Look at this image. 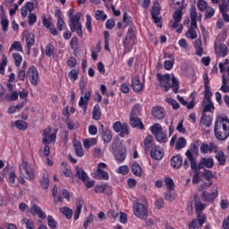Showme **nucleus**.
Masks as SVG:
<instances>
[{"label":"nucleus","instance_id":"nucleus-1","mask_svg":"<svg viewBox=\"0 0 229 229\" xmlns=\"http://www.w3.org/2000/svg\"><path fill=\"white\" fill-rule=\"evenodd\" d=\"M217 140H226L229 137V119L226 116H218L214 127Z\"/></svg>","mask_w":229,"mask_h":229},{"label":"nucleus","instance_id":"nucleus-2","mask_svg":"<svg viewBox=\"0 0 229 229\" xmlns=\"http://www.w3.org/2000/svg\"><path fill=\"white\" fill-rule=\"evenodd\" d=\"M81 13H77L73 18L68 20V26L72 33L76 31L78 37H83V30H81Z\"/></svg>","mask_w":229,"mask_h":229},{"label":"nucleus","instance_id":"nucleus-3","mask_svg":"<svg viewBox=\"0 0 229 229\" xmlns=\"http://www.w3.org/2000/svg\"><path fill=\"white\" fill-rule=\"evenodd\" d=\"M182 9H176L173 14L174 21L169 22L170 28L176 30L177 33H180L183 30V25H182V17H183Z\"/></svg>","mask_w":229,"mask_h":229},{"label":"nucleus","instance_id":"nucleus-4","mask_svg":"<svg viewBox=\"0 0 229 229\" xmlns=\"http://www.w3.org/2000/svg\"><path fill=\"white\" fill-rule=\"evenodd\" d=\"M111 150L114 153L117 162H124L126 158V148H124L121 143H112Z\"/></svg>","mask_w":229,"mask_h":229},{"label":"nucleus","instance_id":"nucleus-5","mask_svg":"<svg viewBox=\"0 0 229 229\" xmlns=\"http://www.w3.org/2000/svg\"><path fill=\"white\" fill-rule=\"evenodd\" d=\"M133 214L139 219H148V208L140 202H133Z\"/></svg>","mask_w":229,"mask_h":229},{"label":"nucleus","instance_id":"nucleus-6","mask_svg":"<svg viewBox=\"0 0 229 229\" xmlns=\"http://www.w3.org/2000/svg\"><path fill=\"white\" fill-rule=\"evenodd\" d=\"M19 167L21 176H25L26 180H35V172L28 165V162L22 160Z\"/></svg>","mask_w":229,"mask_h":229},{"label":"nucleus","instance_id":"nucleus-7","mask_svg":"<svg viewBox=\"0 0 229 229\" xmlns=\"http://www.w3.org/2000/svg\"><path fill=\"white\" fill-rule=\"evenodd\" d=\"M186 158L183 163L184 169H189V162L191 163V167L193 171H198V159L196 156L192 153H191V150H187L186 153Z\"/></svg>","mask_w":229,"mask_h":229},{"label":"nucleus","instance_id":"nucleus-8","mask_svg":"<svg viewBox=\"0 0 229 229\" xmlns=\"http://www.w3.org/2000/svg\"><path fill=\"white\" fill-rule=\"evenodd\" d=\"M58 129H55L52 132L51 128L47 127L44 130V138L42 139L43 144H51V142H56V133Z\"/></svg>","mask_w":229,"mask_h":229},{"label":"nucleus","instance_id":"nucleus-9","mask_svg":"<svg viewBox=\"0 0 229 229\" xmlns=\"http://www.w3.org/2000/svg\"><path fill=\"white\" fill-rule=\"evenodd\" d=\"M113 130H114L116 133H120V137H126V135H130V126H128V123L115 122L113 125Z\"/></svg>","mask_w":229,"mask_h":229},{"label":"nucleus","instance_id":"nucleus-10","mask_svg":"<svg viewBox=\"0 0 229 229\" xmlns=\"http://www.w3.org/2000/svg\"><path fill=\"white\" fill-rule=\"evenodd\" d=\"M27 76L31 85H33L34 87H37V85H38V80L40 78L38 77V70H37V67L30 66L28 70Z\"/></svg>","mask_w":229,"mask_h":229},{"label":"nucleus","instance_id":"nucleus-11","mask_svg":"<svg viewBox=\"0 0 229 229\" xmlns=\"http://www.w3.org/2000/svg\"><path fill=\"white\" fill-rule=\"evenodd\" d=\"M218 189L219 188L217 186H214L212 192L203 191L201 193V196H202V199H204V201H208V203H212V201H214V199H216V198H217L219 196Z\"/></svg>","mask_w":229,"mask_h":229},{"label":"nucleus","instance_id":"nucleus-12","mask_svg":"<svg viewBox=\"0 0 229 229\" xmlns=\"http://www.w3.org/2000/svg\"><path fill=\"white\" fill-rule=\"evenodd\" d=\"M210 81L208 80V73H204V99L203 101H212V91H210Z\"/></svg>","mask_w":229,"mask_h":229},{"label":"nucleus","instance_id":"nucleus-13","mask_svg":"<svg viewBox=\"0 0 229 229\" xmlns=\"http://www.w3.org/2000/svg\"><path fill=\"white\" fill-rule=\"evenodd\" d=\"M203 167H207V169H212V167H214V157H202L198 165L197 171L199 169H203Z\"/></svg>","mask_w":229,"mask_h":229},{"label":"nucleus","instance_id":"nucleus-14","mask_svg":"<svg viewBox=\"0 0 229 229\" xmlns=\"http://www.w3.org/2000/svg\"><path fill=\"white\" fill-rule=\"evenodd\" d=\"M38 6V3L27 2L23 7H21V14L22 17H28V12L31 13Z\"/></svg>","mask_w":229,"mask_h":229},{"label":"nucleus","instance_id":"nucleus-15","mask_svg":"<svg viewBox=\"0 0 229 229\" xmlns=\"http://www.w3.org/2000/svg\"><path fill=\"white\" fill-rule=\"evenodd\" d=\"M207 221V216H198V219H193L188 224L189 229L201 228L203 224Z\"/></svg>","mask_w":229,"mask_h":229},{"label":"nucleus","instance_id":"nucleus-16","mask_svg":"<svg viewBox=\"0 0 229 229\" xmlns=\"http://www.w3.org/2000/svg\"><path fill=\"white\" fill-rule=\"evenodd\" d=\"M101 129H100V135H101V139L103 140V142H111L113 136H112V131H110L107 128H105V126L103 124L100 125Z\"/></svg>","mask_w":229,"mask_h":229},{"label":"nucleus","instance_id":"nucleus-17","mask_svg":"<svg viewBox=\"0 0 229 229\" xmlns=\"http://www.w3.org/2000/svg\"><path fill=\"white\" fill-rule=\"evenodd\" d=\"M190 19H191V26H194L195 28H196V25H198V21H201V13L198 14V12H196L195 6L191 8Z\"/></svg>","mask_w":229,"mask_h":229},{"label":"nucleus","instance_id":"nucleus-18","mask_svg":"<svg viewBox=\"0 0 229 229\" xmlns=\"http://www.w3.org/2000/svg\"><path fill=\"white\" fill-rule=\"evenodd\" d=\"M217 153V145L214 142H210L209 144H202L200 146V152L207 154V153Z\"/></svg>","mask_w":229,"mask_h":229},{"label":"nucleus","instance_id":"nucleus-19","mask_svg":"<svg viewBox=\"0 0 229 229\" xmlns=\"http://www.w3.org/2000/svg\"><path fill=\"white\" fill-rule=\"evenodd\" d=\"M30 212L32 216H38V217H40V219H46V213L42 211V208L37 204H34L30 208Z\"/></svg>","mask_w":229,"mask_h":229},{"label":"nucleus","instance_id":"nucleus-20","mask_svg":"<svg viewBox=\"0 0 229 229\" xmlns=\"http://www.w3.org/2000/svg\"><path fill=\"white\" fill-rule=\"evenodd\" d=\"M150 157L155 160H162L164 158V150L160 147H153Z\"/></svg>","mask_w":229,"mask_h":229},{"label":"nucleus","instance_id":"nucleus-21","mask_svg":"<svg viewBox=\"0 0 229 229\" xmlns=\"http://www.w3.org/2000/svg\"><path fill=\"white\" fill-rule=\"evenodd\" d=\"M135 44V32H133L132 29H129L127 32V36L125 39L123 40V46L125 47H128V46Z\"/></svg>","mask_w":229,"mask_h":229},{"label":"nucleus","instance_id":"nucleus-22","mask_svg":"<svg viewBox=\"0 0 229 229\" xmlns=\"http://www.w3.org/2000/svg\"><path fill=\"white\" fill-rule=\"evenodd\" d=\"M215 51L217 56H222V58H225L226 55H228V47L225 44H220L219 46L215 45Z\"/></svg>","mask_w":229,"mask_h":229},{"label":"nucleus","instance_id":"nucleus-23","mask_svg":"<svg viewBox=\"0 0 229 229\" xmlns=\"http://www.w3.org/2000/svg\"><path fill=\"white\" fill-rule=\"evenodd\" d=\"M131 89L134 90V92H141V90L144 89V84L141 83L139 77H133L131 79Z\"/></svg>","mask_w":229,"mask_h":229},{"label":"nucleus","instance_id":"nucleus-24","mask_svg":"<svg viewBox=\"0 0 229 229\" xmlns=\"http://www.w3.org/2000/svg\"><path fill=\"white\" fill-rule=\"evenodd\" d=\"M130 124L131 128H139V130H144V123H142V120L137 116H130Z\"/></svg>","mask_w":229,"mask_h":229},{"label":"nucleus","instance_id":"nucleus-25","mask_svg":"<svg viewBox=\"0 0 229 229\" xmlns=\"http://www.w3.org/2000/svg\"><path fill=\"white\" fill-rule=\"evenodd\" d=\"M152 115L156 119H164L165 117V111L162 106H155L152 108Z\"/></svg>","mask_w":229,"mask_h":229},{"label":"nucleus","instance_id":"nucleus-26","mask_svg":"<svg viewBox=\"0 0 229 229\" xmlns=\"http://www.w3.org/2000/svg\"><path fill=\"white\" fill-rule=\"evenodd\" d=\"M89 100H90V91L84 93V97H81L79 100V106H83L84 113L87 112V106H89Z\"/></svg>","mask_w":229,"mask_h":229},{"label":"nucleus","instance_id":"nucleus-27","mask_svg":"<svg viewBox=\"0 0 229 229\" xmlns=\"http://www.w3.org/2000/svg\"><path fill=\"white\" fill-rule=\"evenodd\" d=\"M75 171H76V174L75 176H77V178L79 180H81V182H87V180H89V175L87 174V173L83 170V168L80 167V166H76L75 167Z\"/></svg>","mask_w":229,"mask_h":229},{"label":"nucleus","instance_id":"nucleus-28","mask_svg":"<svg viewBox=\"0 0 229 229\" xmlns=\"http://www.w3.org/2000/svg\"><path fill=\"white\" fill-rule=\"evenodd\" d=\"M196 30H198V25L196 27L192 26L191 24L188 31L186 32V38H191V40H194L195 38H198V32H196Z\"/></svg>","mask_w":229,"mask_h":229},{"label":"nucleus","instance_id":"nucleus-29","mask_svg":"<svg viewBox=\"0 0 229 229\" xmlns=\"http://www.w3.org/2000/svg\"><path fill=\"white\" fill-rule=\"evenodd\" d=\"M182 164L183 161L182 160V157L180 156H174L171 159V165L172 167H174V169H180Z\"/></svg>","mask_w":229,"mask_h":229},{"label":"nucleus","instance_id":"nucleus-30","mask_svg":"<svg viewBox=\"0 0 229 229\" xmlns=\"http://www.w3.org/2000/svg\"><path fill=\"white\" fill-rule=\"evenodd\" d=\"M160 85H169L171 83V76L169 74L163 75L162 73L157 74Z\"/></svg>","mask_w":229,"mask_h":229},{"label":"nucleus","instance_id":"nucleus-31","mask_svg":"<svg viewBox=\"0 0 229 229\" xmlns=\"http://www.w3.org/2000/svg\"><path fill=\"white\" fill-rule=\"evenodd\" d=\"M207 208V205L201 203V202H197L195 204V210L197 213V217H206L205 214H203V210Z\"/></svg>","mask_w":229,"mask_h":229},{"label":"nucleus","instance_id":"nucleus-32","mask_svg":"<svg viewBox=\"0 0 229 229\" xmlns=\"http://www.w3.org/2000/svg\"><path fill=\"white\" fill-rule=\"evenodd\" d=\"M153 142H154L153 136L148 135L145 137V139L143 140L145 151H149V149H151V148H153Z\"/></svg>","mask_w":229,"mask_h":229},{"label":"nucleus","instance_id":"nucleus-33","mask_svg":"<svg viewBox=\"0 0 229 229\" xmlns=\"http://www.w3.org/2000/svg\"><path fill=\"white\" fill-rule=\"evenodd\" d=\"M170 6L177 10H183L185 8V0H171Z\"/></svg>","mask_w":229,"mask_h":229},{"label":"nucleus","instance_id":"nucleus-34","mask_svg":"<svg viewBox=\"0 0 229 229\" xmlns=\"http://www.w3.org/2000/svg\"><path fill=\"white\" fill-rule=\"evenodd\" d=\"M202 106L204 107L203 114H207V112H214V104L212 101L203 100Z\"/></svg>","mask_w":229,"mask_h":229},{"label":"nucleus","instance_id":"nucleus-35","mask_svg":"<svg viewBox=\"0 0 229 229\" xmlns=\"http://www.w3.org/2000/svg\"><path fill=\"white\" fill-rule=\"evenodd\" d=\"M93 178H96L97 180H108L110 176L108 175V172L102 170L97 171V174L93 175Z\"/></svg>","mask_w":229,"mask_h":229},{"label":"nucleus","instance_id":"nucleus-36","mask_svg":"<svg viewBox=\"0 0 229 229\" xmlns=\"http://www.w3.org/2000/svg\"><path fill=\"white\" fill-rule=\"evenodd\" d=\"M200 124H203L206 126V128H210L212 125V119L210 116H208L205 113H203L200 119Z\"/></svg>","mask_w":229,"mask_h":229},{"label":"nucleus","instance_id":"nucleus-37","mask_svg":"<svg viewBox=\"0 0 229 229\" xmlns=\"http://www.w3.org/2000/svg\"><path fill=\"white\" fill-rule=\"evenodd\" d=\"M40 185L42 189H49V174L44 173L40 180Z\"/></svg>","mask_w":229,"mask_h":229},{"label":"nucleus","instance_id":"nucleus-38","mask_svg":"<svg viewBox=\"0 0 229 229\" xmlns=\"http://www.w3.org/2000/svg\"><path fill=\"white\" fill-rule=\"evenodd\" d=\"M26 46L27 49H30V47H33V46H35V35H33V33H29L26 35Z\"/></svg>","mask_w":229,"mask_h":229},{"label":"nucleus","instance_id":"nucleus-39","mask_svg":"<svg viewBox=\"0 0 229 229\" xmlns=\"http://www.w3.org/2000/svg\"><path fill=\"white\" fill-rule=\"evenodd\" d=\"M216 158L217 162L219 163V165H225L226 164V156H225V152L223 151H216Z\"/></svg>","mask_w":229,"mask_h":229},{"label":"nucleus","instance_id":"nucleus-40","mask_svg":"<svg viewBox=\"0 0 229 229\" xmlns=\"http://www.w3.org/2000/svg\"><path fill=\"white\" fill-rule=\"evenodd\" d=\"M150 131L153 136L157 137V135H158L159 133H161L163 131L162 125L160 123H154L150 127Z\"/></svg>","mask_w":229,"mask_h":229},{"label":"nucleus","instance_id":"nucleus-41","mask_svg":"<svg viewBox=\"0 0 229 229\" xmlns=\"http://www.w3.org/2000/svg\"><path fill=\"white\" fill-rule=\"evenodd\" d=\"M131 173L135 176H139V177L142 176V168L140 167L139 163H134L132 165V166H131Z\"/></svg>","mask_w":229,"mask_h":229},{"label":"nucleus","instance_id":"nucleus-42","mask_svg":"<svg viewBox=\"0 0 229 229\" xmlns=\"http://www.w3.org/2000/svg\"><path fill=\"white\" fill-rule=\"evenodd\" d=\"M84 148L86 149H89V148H92V146H96L98 144V140L96 138H89L83 140Z\"/></svg>","mask_w":229,"mask_h":229},{"label":"nucleus","instance_id":"nucleus-43","mask_svg":"<svg viewBox=\"0 0 229 229\" xmlns=\"http://www.w3.org/2000/svg\"><path fill=\"white\" fill-rule=\"evenodd\" d=\"M92 114L94 121H99V119H101V107L99 106V105H95Z\"/></svg>","mask_w":229,"mask_h":229},{"label":"nucleus","instance_id":"nucleus-44","mask_svg":"<svg viewBox=\"0 0 229 229\" xmlns=\"http://www.w3.org/2000/svg\"><path fill=\"white\" fill-rule=\"evenodd\" d=\"M155 137H156L157 141L159 142V144H165V142H167V140H168L167 134H165V132H164V131L159 132Z\"/></svg>","mask_w":229,"mask_h":229},{"label":"nucleus","instance_id":"nucleus-45","mask_svg":"<svg viewBox=\"0 0 229 229\" xmlns=\"http://www.w3.org/2000/svg\"><path fill=\"white\" fill-rule=\"evenodd\" d=\"M95 19L105 21L108 19V16L105 13V11L97 10L95 13Z\"/></svg>","mask_w":229,"mask_h":229},{"label":"nucleus","instance_id":"nucleus-46","mask_svg":"<svg viewBox=\"0 0 229 229\" xmlns=\"http://www.w3.org/2000/svg\"><path fill=\"white\" fill-rule=\"evenodd\" d=\"M160 15V5L158 2L155 1L153 4L151 17H158Z\"/></svg>","mask_w":229,"mask_h":229},{"label":"nucleus","instance_id":"nucleus-47","mask_svg":"<svg viewBox=\"0 0 229 229\" xmlns=\"http://www.w3.org/2000/svg\"><path fill=\"white\" fill-rule=\"evenodd\" d=\"M74 151L77 155V157H83L84 152H83V147H81V142H75L73 144Z\"/></svg>","mask_w":229,"mask_h":229},{"label":"nucleus","instance_id":"nucleus-48","mask_svg":"<svg viewBox=\"0 0 229 229\" xmlns=\"http://www.w3.org/2000/svg\"><path fill=\"white\" fill-rule=\"evenodd\" d=\"M185 146H187V140H185V138L181 137L176 141L175 149L177 150L183 149Z\"/></svg>","mask_w":229,"mask_h":229},{"label":"nucleus","instance_id":"nucleus-49","mask_svg":"<svg viewBox=\"0 0 229 229\" xmlns=\"http://www.w3.org/2000/svg\"><path fill=\"white\" fill-rule=\"evenodd\" d=\"M21 225H25L26 229H35V222L28 218H23L21 221Z\"/></svg>","mask_w":229,"mask_h":229},{"label":"nucleus","instance_id":"nucleus-50","mask_svg":"<svg viewBox=\"0 0 229 229\" xmlns=\"http://www.w3.org/2000/svg\"><path fill=\"white\" fill-rule=\"evenodd\" d=\"M14 124L18 130H21V131L28 130V123H26L25 121L18 120L15 122Z\"/></svg>","mask_w":229,"mask_h":229},{"label":"nucleus","instance_id":"nucleus-51","mask_svg":"<svg viewBox=\"0 0 229 229\" xmlns=\"http://www.w3.org/2000/svg\"><path fill=\"white\" fill-rule=\"evenodd\" d=\"M5 99H7V101H17V99H19V93L17 91L7 93L5 95Z\"/></svg>","mask_w":229,"mask_h":229},{"label":"nucleus","instance_id":"nucleus-52","mask_svg":"<svg viewBox=\"0 0 229 229\" xmlns=\"http://www.w3.org/2000/svg\"><path fill=\"white\" fill-rule=\"evenodd\" d=\"M13 49H14V51L22 53L23 50H22V45H21V42L14 41L10 47V53H12V51H13Z\"/></svg>","mask_w":229,"mask_h":229},{"label":"nucleus","instance_id":"nucleus-53","mask_svg":"<svg viewBox=\"0 0 229 229\" xmlns=\"http://www.w3.org/2000/svg\"><path fill=\"white\" fill-rule=\"evenodd\" d=\"M140 115V105L136 104L131 110L130 117H139Z\"/></svg>","mask_w":229,"mask_h":229},{"label":"nucleus","instance_id":"nucleus-54","mask_svg":"<svg viewBox=\"0 0 229 229\" xmlns=\"http://www.w3.org/2000/svg\"><path fill=\"white\" fill-rule=\"evenodd\" d=\"M165 183L168 191H174V182L169 177L165 178Z\"/></svg>","mask_w":229,"mask_h":229},{"label":"nucleus","instance_id":"nucleus-55","mask_svg":"<svg viewBox=\"0 0 229 229\" xmlns=\"http://www.w3.org/2000/svg\"><path fill=\"white\" fill-rule=\"evenodd\" d=\"M8 64V58H6V55H2V62L0 64V74H4V68Z\"/></svg>","mask_w":229,"mask_h":229},{"label":"nucleus","instance_id":"nucleus-56","mask_svg":"<svg viewBox=\"0 0 229 229\" xmlns=\"http://www.w3.org/2000/svg\"><path fill=\"white\" fill-rule=\"evenodd\" d=\"M13 58L15 62L16 67H21V64H22V55L19 53L13 54Z\"/></svg>","mask_w":229,"mask_h":229},{"label":"nucleus","instance_id":"nucleus-57","mask_svg":"<svg viewBox=\"0 0 229 229\" xmlns=\"http://www.w3.org/2000/svg\"><path fill=\"white\" fill-rule=\"evenodd\" d=\"M85 26H86L89 33H92V17L89 14L86 15Z\"/></svg>","mask_w":229,"mask_h":229},{"label":"nucleus","instance_id":"nucleus-58","mask_svg":"<svg viewBox=\"0 0 229 229\" xmlns=\"http://www.w3.org/2000/svg\"><path fill=\"white\" fill-rule=\"evenodd\" d=\"M54 53H55V46L53 44L47 45L45 48V55H47L49 57V56H53Z\"/></svg>","mask_w":229,"mask_h":229},{"label":"nucleus","instance_id":"nucleus-59","mask_svg":"<svg viewBox=\"0 0 229 229\" xmlns=\"http://www.w3.org/2000/svg\"><path fill=\"white\" fill-rule=\"evenodd\" d=\"M204 12H205V19H210L214 17V13H216V11L211 6H208Z\"/></svg>","mask_w":229,"mask_h":229},{"label":"nucleus","instance_id":"nucleus-60","mask_svg":"<svg viewBox=\"0 0 229 229\" xmlns=\"http://www.w3.org/2000/svg\"><path fill=\"white\" fill-rule=\"evenodd\" d=\"M173 91L174 94H178V89L180 88V83L178 82V79L176 77L172 78V86Z\"/></svg>","mask_w":229,"mask_h":229},{"label":"nucleus","instance_id":"nucleus-61","mask_svg":"<svg viewBox=\"0 0 229 229\" xmlns=\"http://www.w3.org/2000/svg\"><path fill=\"white\" fill-rule=\"evenodd\" d=\"M61 212L62 214L65 215L67 219H71V217H72V209L69 208L68 207L62 208Z\"/></svg>","mask_w":229,"mask_h":229},{"label":"nucleus","instance_id":"nucleus-62","mask_svg":"<svg viewBox=\"0 0 229 229\" xmlns=\"http://www.w3.org/2000/svg\"><path fill=\"white\" fill-rule=\"evenodd\" d=\"M197 6L200 12H205L207 10V8L208 7V5L205 2V0H198Z\"/></svg>","mask_w":229,"mask_h":229},{"label":"nucleus","instance_id":"nucleus-63","mask_svg":"<svg viewBox=\"0 0 229 229\" xmlns=\"http://www.w3.org/2000/svg\"><path fill=\"white\" fill-rule=\"evenodd\" d=\"M47 224H48V226L51 227L52 229H56L57 223H56V220H55V218H53L52 216H47Z\"/></svg>","mask_w":229,"mask_h":229},{"label":"nucleus","instance_id":"nucleus-64","mask_svg":"<svg viewBox=\"0 0 229 229\" xmlns=\"http://www.w3.org/2000/svg\"><path fill=\"white\" fill-rule=\"evenodd\" d=\"M78 74H80V72L77 70H72L69 72L68 76L72 81H76V80H78Z\"/></svg>","mask_w":229,"mask_h":229}]
</instances>
